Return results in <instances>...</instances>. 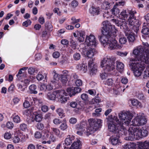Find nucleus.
Listing matches in <instances>:
<instances>
[{"label": "nucleus", "instance_id": "nucleus-27", "mask_svg": "<svg viewBox=\"0 0 149 149\" xmlns=\"http://www.w3.org/2000/svg\"><path fill=\"white\" fill-rule=\"evenodd\" d=\"M87 126V124L85 122H82L76 125V128L78 130H84V128Z\"/></svg>", "mask_w": 149, "mask_h": 149}, {"label": "nucleus", "instance_id": "nucleus-3", "mask_svg": "<svg viewBox=\"0 0 149 149\" xmlns=\"http://www.w3.org/2000/svg\"><path fill=\"white\" fill-rule=\"evenodd\" d=\"M129 139L132 140L135 139H139L142 137H146L148 135V132L146 129L142 127H131L129 128Z\"/></svg>", "mask_w": 149, "mask_h": 149}, {"label": "nucleus", "instance_id": "nucleus-39", "mask_svg": "<svg viewBox=\"0 0 149 149\" xmlns=\"http://www.w3.org/2000/svg\"><path fill=\"white\" fill-rule=\"evenodd\" d=\"M110 139L111 140V143L113 145H116L117 144L119 141L118 138L116 136H111Z\"/></svg>", "mask_w": 149, "mask_h": 149}, {"label": "nucleus", "instance_id": "nucleus-21", "mask_svg": "<svg viewBox=\"0 0 149 149\" xmlns=\"http://www.w3.org/2000/svg\"><path fill=\"white\" fill-rule=\"evenodd\" d=\"M52 132L57 137H61L62 136L63 133L61 131L57 128H52Z\"/></svg>", "mask_w": 149, "mask_h": 149}, {"label": "nucleus", "instance_id": "nucleus-18", "mask_svg": "<svg viewBox=\"0 0 149 149\" xmlns=\"http://www.w3.org/2000/svg\"><path fill=\"white\" fill-rule=\"evenodd\" d=\"M137 149H149V141L140 142L138 144Z\"/></svg>", "mask_w": 149, "mask_h": 149}, {"label": "nucleus", "instance_id": "nucleus-55", "mask_svg": "<svg viewBox=\"0 0 149 149\" xmlns=\"http://www.w3.org/2000/svg\"><path fill=\"white\" fill-rule=\"evenodd\" d=\"M77 43L73 40L70 41V47L74 50L76 49Z\"/></svg>", "mask_w": 149, "mask_h": 149}, {"label": "nucleus", "instance_id": "nucleus-1", "mask_svg": "<svg viewBox=\"0 0 149 149\" xmlns=\"http://www.w3.org/2000/svg\"><path fill=\"white\" fill-rule=\"evenodd\" d=\"M118 117L120 121L117 116L108 119V127L110 132L116 133L117 130L121 131L125 130V126L129 125L132 118L129 111H124L119 113Z\"/></svg>", "mask_w": 149, "mask_h": 149}, {"label": "nucleus", "instance_id": "nucleus-15", "mask_svg": "<svg viewBox=\"0 0 149 149\" xmlns=\"http://www.w3.org/2000/svg\"><path fill=\"white\" fill-rule=\"evenodd\" d=\"M81 88L79 87L69 88L66 89V91L68 94L71 97L74 95L75 94L80 92Z\"/></svg>", "mask_w": 149, "mask_h": 149}, {"label": "nucleus", "instance_id": "nucleus-9", "mask_svg": "<svg viewBox=\"0 0 149 149\" xmlns=\"http://www.w3.org/2000/svg\"><path fill=\"white\" fill-rule=\"evenodd\" d=\"M146 122L147 120L144 114H142L137 116L132 120V124L134 127L135 126H139L142 125H145Z\"/></svg>", "mask_w": 149, "mask_h": 149}, {"label": "nucleus", "instance_id": "nucleus-26", "mask_svg": "<svg viewBox=\"0 0 149 149\" xmlns=\"http://www.w3.org/2000/svg\"><path fill=\"white\" fill-rule=\"evenodd\" d=\"M125 34L127 36V38L129 42H132L134 41L135 38L134 34L133 33L127 32L125 33Z\"/></svg>", "mask_w": 149, "mask_h": 149}, {"label": "nucleus", "instance_id": "nucleus-31", "mask_svg": "<svg viewBox=\"0 0 149 149\" xmlns=\"http://www.w3.org/2000/svg\"><path fill=\"white\" fill-rule=\"evenodd\" d=\"M77 68L79 70L82 71L83 72L85 73L87 71V67L86 65L85 64L82 63L78 66Z\"/></svg>", "mask_w": 149, "mask_h": 149}, {"label": "nucleus", "instance_id": "nucleus-29", "mask_svg": "<svg viewBox=\"0 0 149 149\" xmlns=\"http://www.w3.org/2000/svg\"><path fill=\"white\" fill-rule=\"evenodd\" d=\"M94 47L91 48L90 47V49H88L87 52V56L88 58H91L93 57L94 54L95 52Z\"/></svg>", "mask_w": 149, "mask_h": 149}, {"label": "nucleus", "instance_id": "nucleus-17", "mask_svg": "<svg viewBox=\"0 0 149 149\" xmlns=\"http://www.w3.org/2000/svg\"><path fill=\"white\" fill-rule=\"evenodd\" d=\"M54 75L53 78L51 80V82L54 85H58L60 84V79L61 76L60 74L56 73L55 71H54Z\"/></svg>", "mask_w": 149, "mask_h": 149}, {"label": "nucleus", "instance_id": "nucleus-56", "mask_svg": "<svg viewBox=\"0 0 149 149\" xmlns=\"http://www.w3.org/2000/svg\"><path fill=\"white\" fill-rule=\"evenodd\" d=\"M19 127L21 130L24 131L27 129V126L26 124L23 123L20 125Z\"/></svg>", "mask_w": 149, "mask_h": 149}, {"label": "nucleus", "instance_id": "nucleus-14", "mask_svg": "<svg viewBox=\"0 0 149 149\" xmlns=\"http://www.w3.org/2000/svg\"><path fill=\"white\" fill-rule=\"evenodd\" d=\"M88 67L90 70V74L91 75L95 74L97 72V66L95 65L93 59L90 60L88 61Z\"/></svg>", "mask_w": 149, "mask_h": 149}, {"label": "nucleus", "instance_id": "nucleus-47", "mask_svg": "<svg viewBox=\"0 0 149 149\" xmlns=\"http://www.w3.org/2000/svg\"><path fill=\"white\" fill-rule=\"evenodd\" d=\"M101 102V99L100 97L98 96L95 97L92 100V103L94 104L95 103H99Z\"/></svg>", "mask_w": 149, "mask_h": 149}, {"label": "nucleus", "instance_id": "nucleus-24", "mask_svg": "<svg viewBox=\"0 0 149 149\" xmlns=\"http://www.w3.org/2000/svg\"><path fill=\"white\" fill-rule=\"evenodd\" d=\"M33 116L34 120L36 122H40L42 118V115L40 113H39L37 112H35L33 113Z\"/></svg>", "mask_w": 149, "mask_h": 149}, {"label": "nucleus", "instance_id": "nucleus-44", "mask_svg": "<svg viewBox=\"0 0 149 149\" xmlns=\"http://www.w3.org/2000/svg\"><path fill=\"white\" fill-rule=\"evenodd\" d=\"M13 122L15 123H18L20 122V118L18 115H13Z\"/></svg>", "mask_w": 149, "mask_h": 149}, {"label": "nucleus", "instance_id": "nucleus-64", "mask_svg": "<svg viewBox=\"0 0 149 149\" xmlns=\"http://www.w3.org/2000/svg\"><path fill=\"white\" fill-rule=\"evenodd\" d=\"M4 138L6 139H9L11 137V134L9 132H6L4 134Z\"/></svg>", "mask_w": 149, "mask_h": 149}, {"label": "nucleus", "instance_id": "nucleus-25", "mask_svg": "<svg viewBox=\"0 0 149 149\" xmlns=\"http://www.w3.org/2000/svg\"><path fill=\"white\" fill-rule=\"evenodd\" d=\"M124 65L122 62L118 61H116V68L120 73H122L124 70Z\"/></svg>", "mask_w": 149, "mask_h": 149}, {"label": "nucleus", "instance_id": "nucleus-33", "mask_svg": "<svg viewBox=\"0 0 149 149\" xmlns=\"http://www.w3.org/2000/svg\"><path fill=\"white\" fill-rule=\"evenodd\" d=\"M29 88L31 93L36 94L37 93V91L36 90L37 87L35 85H31L29 86Z\"/></svg>", "mask_w": 149, "mask_h": 149}, {"label": "nucleus", "instance_id": "nucleus-28", "mask_svg": "<svg viewBox=\"0 0 149 149\" xmlns=\"http://www.w3.org/2000/svg\"><path fill=\"white\" fill-rule=\"evenodd\" d=\"M128 15L126 10H123L118 15V18L120 19L125 20L127 18Z\"/></svg>", "mask_w": 149, "mask_h": 149}, {"label": "nucleus", "instance_id": "nucleus-10", "mask_svg": "<svg viewBox=\"0 0 149 149\" xmlns=\"http://www.w3.org/2000/svg\"><path fill=\"white\" fill-rule=\"evenodd\" d=\"M41 138L45 140L42 142L43 144H46V143L50 144L51 141L54 142L56 141L55 137L48 131L44 132V134L42 136Z\"/></svg>", "mask_w": 149, "mask_h": 149}, {"label": "nucleus", "instance_id": "nucleus-20", "mask_svg": "<svg viewBox=\"0 0 149 149\" xmlns=\"http://www.w3.org/2000/svg\"><path fill=\"white\" fill-rule=\"evenodd\" d=\"M81 142L80 140L77 139L76 141L72 144L70 149H81Z\"/></svg>", "mask_w": 149, "mask_h": 149}, {"label": "nucleus", "instance_id": "nucleus-8", "mask_svg": "<svg viewBox=\"0 0 149 149\" xmlns=\"http://www.w3.org/2000/svg\"><path fill=\"white\" fill-rule=\"evenodd\" d=\"M116 32L113 31V34L111 38H110L109 41L106 45V47L110 50L117 49L120 48V46L115 40L114 38L116 36Z\"/></svg>", "mask_w": 149, "mask_h": 149}, {"label": "nucleus", "instance_id": "nucleus-62", "mask_svg": "<svg viewBox=\"0 0 149 149\" xmlns=\"http://www.w3.org/2000/svg\"><path fill=\"white\" fill-rule=\"evenodd\" d=\"M75 84L76 86H80L82 85V81L80 79H78L75 80Z\"/></svg>", "mask_w": 149, "mask_h": 149}, {"label": "nucleus", "instance_id": "nucleus-57", "mask_svg": "<svg viewBox=\"0 0 149 149\" xmlns=\"http://www.w3.org/2000/svg\"><path fill=\"white\" fill-rule=\"evenodd\" d=\"M70 105L73 108H76L78 105L77 102L76 101H72L70 103Z\"/></svg>", "mask_w": 149, "mask_h": 149}, {"label": "nucleus", "instance_id": "nucleus-45", "mask_svg": "<svg viewBox=\"0 0 149 149\" xmlns=\"http://www.w3.org/2000/svg\"><path fill=\"white\" fill-rule=\"evenodd\" d=\"M70 4L73 8H75L78 6L79 3L76 0H73L72 1Z\"/></svg>", "mask_w": 149, "mask_h": 149}, {"label": "nucleus", "instance_id": "nucleus-32", "mask_svg": "<svg viewBox=\"0 0 149 149\" xmlns=\"http://www.w3.org/2000/svg\"><path fill=\"white\" fill-rule=\"evenodd\" d=\"M47 74L45 73L44 75H43L40 72H39L37 75L36 79L38 81H40L43 80L45 77L46 79L47 77Z\"/></svg>", "mask_w": 149, "mask_h": 149}, {"label": "nucleus", "instance_id": "nucleus-49", "mask_svg": "<svg viewBox=\"0 0 149 149\" xmlns=\"http://www.w3.org/2000/svg\"><path fill=\"white\" fill-rule=\"evenodd\" d=\"M6 126L8 129H12L13 127L14 124L12 122L8 121L6 123Z\"/></svg>", "mask_w": 149, "mask_h": 149}, {"label": "nucleus", "instance_id": "nucleus-50", "mask_svg": "<svg viewBox=\"0 0 149 149\" xmlns=\"http://www.w3.org/2000/svg\"><path fill=\"white\" fill-rule=\"evenodd\" d=\"M102 110L101 108H98L96 109L95 110V113H93V116H99V112L101 111Z\"/></svg>", "mask_w": 149, "mask_h": 149}, {"label": "nucleus", "instance_id": "nucleus-60", "mask_svg": "<svg viewBox=\"0 0 149 149\" xmlns=\"http://www.w3.org/2000/svg\"><path fill=\"white\" fill-rule=\"evenodd\" d=\"M34 136L37 139H39L42 138V133L40 132L37 131L34 134Z\"/></svg>", "mask_w": 149, "mask_h": 149}, {"label": "nucleus", "instance_id": "nucleus-34", "mask_svg": "<svg viewBox=\"0 0 149 149\" xmlns=\"http://www.w3.org/2000/svg\"><path fill=\"white\" fill-rule=\"evenodd\" d=\"M131 103L132 105L136 106L138 108H141L143 106L141 103L136 100H132V101Z\"/></svg>", "mask_w": 149, "mask_h": 149}, {"label": "nucleus", "instance_id": "nucleus-52", "mask_svg": "<svg viewBox=\"0 0 149 149\" xmlns=\"http://www.w3.org/2000/svg\"><path fill=\"white\" fill-rule=\"evenodd\" d=\"M61 77H60V80L61 81V82L63 84H66L68 81V78L66 77H63L60 75Z\"/></svg>", "mask_w": 149, "mask_h": 149}, {"label": "nucleus", "instance_id": "nucleus-22", "mask_svg": "<svg viewBox=\"0 0 149 149\" xmlns=\"http://www.w3.org/2000/svg\"><path fill=\"white\" fill-rule=\"evenodd\" d=\"M54 92L55 93V96H56V99L58 98L59 99H60L63 94L65 96H67V94L64 90H57L54 91Z\"/></svg>", "mask_w": 149, "mask_h": 149}, {"label": "nucleus", "instance_id": "nucleus-6", "mask_svg": "<svg viewBox=\"0 0 149 149\" xmlns=\"http://www.w3.org/2000/svg\"><path fill=\"white\" fill-rule=\"evenodd\" d=\"M115 60L113 58H104L101 62V66L106 72H110L115 69Z\"/></svg>", "mask_w": 149, "mask_h": 149}, {"label": "nucleus", "instance_id": "nucleus-51", "mask_svg": "<svg viewBox=\"0 0 149 149\" xmlns=\"http://www.w3.org/2000/svg\"><path fill=\"white\" fill-rule=\"evenodd\" d=\"M13 141V143H19L20 141V139L18 136H15L12 139Z\"/></svg>", "mask_w": 149, "mask_h": 149}, {"label": "nucleus", "instance_id": "nucleus-54", "mask_svg": "<svg viewBox=\"0 0 149 149\" xmlns=\"http://www.w3.org/2000/svg\"><path fill=\"white\" fill-rule=\"evenodd\" d=\"M73 58L74 60H78L81 58L80 54L78 53H76L73 55Z\"/></svg>", "mask_w": 149, "mask_h": 149}, {"label": "nucleus", "instance_id": "nucleus-7", "mask_svg": "<svg viewBox=\"0 0 149 149\" xmlns=\"http://www.w3.org/2000/svg\"><path fill=\"white\" fill-rule=\"evenodd\" d=\"M129 65L133 71L134 75L137 77L141 76L145 68V64L142 63H131Z\"/></svg>", "mask_w": 149, "mask_h": 149}, {"label": "nucleus", "instance_id": "nucleus-5", "mask_svg": "<svg viewBox=\"0 0 149 149\" xmlns=\"http://www.w3.org/2000/svg\"><path fill=\"white\" fill-rule=\"evenodd\" d=\"M90 127L86 129L84 132L87 136L92 134L94 132L96 131L101 125L102 120L100 119H94L90 118L88 120Z\"/></svg>", "mask_w": 149, "mask_h": 149}, {"label": "nucleus", "instance_id": "nucleus-59", "mask_svg": "<svg viewBox=\"0 0 149 149\" xmlns=\"http://www.w3.org/2000/svg\"><path fill=\"white\" fill-rule=\"evenodd\" d=\"M31 22L30 19H28L23 22L22 25L25 27H27L28 25H31Z\"/></svg>", "mask_w": 149, "mask_h": 149}, {"label": "nucleus", "instance_id": "nucleus-61", "mask_svg": "<svg viewBox=\"0 0 149 149\" xmlns=\"http://www.w3.org/2000/svg\"><path fill=\"white\" fill-rule=\"evenodd\" d=\"M100 77L102 80L105 79L108 76V74L106 73V71L104 73H101L100 75Z\"/></svg>", "mask_w": 149, "mask_h": 149}, {"label": "nucleus", "instance_id": "nucleus-41", "mask_svg": "<svg viewBox=\"0 0 149 149\" xmlns=\"http://www.w3.org/2000/svg\"><path fill=\"white\" fill-rule=\"evenodd\" d=\"M149 26H144L141 31V32L144 34H149Z\"/></svg>", "mask_w": 149, "mask_h": 149}, {"label": "nucleus", "instance_id": "nucleus-42", "mask_svg": "<svg viewBox=\"0 0 149 149\" xmlns=\"http://www.w3.org/2000/svg\"><path fill=\"white\" fill-rule=\"evenodd\" d=\"M63 74H60V75L62 76L66 77V78H69L71 77V74L70 73H69V72L66 70H63Z\"/></svg>", "mask_w": 149, "mask_h": 149}, {"label": "nucleus", "instance_id": "nucleus-11", "mask_svg": "<svg viewBox=\"0 0 149 149\" xmlns=\"http://www.w3.org/2000/svg\"><path fill=\"white\" fill-rule=\"evenodd\" d=\"M111 21L118 26H120V29H123L125 33L127 31L129 32L130 30L128 28L125 20L121 21L117 19H113L111 20Z\"/></svg>", "mask_w": 149, "mask_h": 149}, {"label": "nucleus", "instance_id": "nucleus-53", "mask_svg": "<svg viewBox=\"0 0 149 149\" xmlns=\"http://www.w3.org/2000/svg\"><path fill=\"white\" fill-rule=\"evenodd\" d=\"M36 127L39 130H42L44 127L43 124L42 123H38L37 124Z\"/></svg>", "mask_w": 149, "mask_h": 149}, {"label": "nucleus", "instance_id": "nucleus-19", "mask_svg": "<svg viewBox=\"0 0 149 149\" xmlns=\"http://www.w3.org/2000/svg\"><path fill=\"white\" fill-rule=\"evenodd\" d=\"M100 11V9L99 7L95 8L93 6L90 8L89 10V13L93 16L99 14Z\"/></svg>", "mask_w": 149, "mask_h": 149}, {"label": "nucleus", "instance_id": "nucleus-30", "mask_svg": "<svg viewBox=\"0 0 149 149\" xmlns=\"http://www.w3.org/2000/svg\"><path fill=\"white\" fill-rule=\"evenodd\" d=\"M74 137L73 136H68L65 140V144L67 146H69L71 144L72 142V141L74 139Z\"/></svg>", "mask_w": 149, "mask_h": 149}, {"label": "nucleus", "instance_id": "nucleus-46", "mask_svg": "<svg viewBox=\"0 0 149 149\" xmlns=\"http://www.w3.org/2000/svg\"><path fill=\"white\" fill-rule=\"evenodd\" d=\"M113 84V80L111 78L108 79L105 81V84L109 86H112Z\"/></svg>", "mask_w": 149, "mask_h": 149}, {"label": "nucleus", "instance_id": "nucleus-2", "mask_svg": "<svg viewBox=\"0 0 149 149\" xmlns=\"http://www.w3.org/2000/svg\"><path fill=\"white\" fill-rule=\"evenodd\" d=\"M102 25V31L103 35L100 37V41L104 47H106V45L108 44L113 34L112 30L113 26L107 21L103 22Z\"/></svg>", "mask_w": 149, "mask_h": 149}, {"label": "nucleus", "instance_id": "nucleus-16", "mask_svg": "<svg viewBox=\"0 0 149 149\" xmlns=\"http://www.w3.org/2000/svg\"><path fill=\"white\" fill-rule=\"evenodd\" d=\"M124 4V2L123 1L116 3L113 6V8L111 10L112 13L115 15L118 14L120 12V10L118 7L119 6L123 5Z\"/></svg>", "mask_w": 149, "mask_h": 149}, {"label": "nucleus", "instance_id": "nucleus-12", "mask_svg": "<svg viewBox=\"0 0 149 149\" xmlns=\"http://www.w3.org/2000/svg\"><path fill=\"white\" fill-rule=\"evenodd\" d=\"M86 43L88 46H91V47H95L97 45L95 36L90 34L89 36H87L86 37Z\"/></svg>", "mask_w": 149, "mask_h": 149}, {"label": "nucleus", "instance_id": "nucleus-58", "mask_svg": "<svg viewBox=\"0 0 149 149\" xmlns=\"http://www.w3.org/2000/svg\"><path fill=\"white\" fill-rule=\"evenodd\" d=\"M15 86L13 84H11L8 89V92L10 93H12L14 91Z\"/></svg>", "mask_w": 149, "mask_h": 149}, {"label": "nucleus", "instance_id": "nucleus-63", "mask_svg": "<svg viewBox=\"0 0 149 149\" xmlns=\"http://www.w3.org/2000/svg\"><path fill=\"white\" fill-rule=\"evenodd\" d=\"M72 22L71 24H74L76 23H78L80 21V19H76L75 17H72L71 19Z\"/></svg>", "mask_w": 149, "mask_h": 149}, {"label": "nucleus", "instance_id": "nucleus-35", "mask_svg": "<svg viewBox=\"0 0 149 149\" xmlns=\"http://www.w3.org/2000/svg\"><path fill=\"white\" fill-rule=\"evenodd\" d=\"M136 144L134 143H131L126 145L124 146V148L125 149H135Z\"/></svg>", "mask_w": 149, "mask_h": 149}, {"label": "nucleus", "instance_id": "nucleus-40", "mask_svg": "<svg viewBox=\"0 0 149 149\" xmlns=\"http://www.w3.org/2000/svg\"><path fill=\"white\" fill-rule=\"evenodd\" d=\"M143 76L144 79H146L149 77V66L147 67L144 71Z\"/></svg>", "mask_w": 149, "mask_h": 149}, {"label": "nucleus", "instance_id": "nucleus-23", "mask_svg": "<svg viewBox=\"0 0 149 149\" xmlns=\"http://www.w3.org/2000/svg\"><path fill=\"white\" fill-rule=\"evenodd\" d=\"M77 39L79 42H83L84 39L85 33L84 31H79L77 32Z\"/></svg>", "mask_w": 149, "mask_h": 149}, {"label": "nucleus", "instance_id": "nucleus-38", "mask_svg": "<svg viewBox=\"0 0 149 149\" xmlns=\"http://www.w3.org/2000/svg\"><path fill=\"white\" fill-rule=\"evenodd\" d=\"M56 111L58 114L60 116V118H62L65 116L63 110L61 108H58L56 110Z\"/></svg>", "mask_w": 149, "mask_h": 149}, {"label": "nucleus", "instance_id": "nucleus-48", "mask_svg": "<svg viewBox=\"0 0 149 149\" xmlns=\"http://www.w3.org/2000/svg\"><path fill=\"white\" fill-rule=\"evenodd\" d=\"M109 3L107 1H105L103 2L102 5V8L104 9H106L109 7Z\"/></svg>", "mask_w": 149, "mask_h": 149}, {"label": "nucleus", "instance_id": "nucleus-37", "mask_svg": "<svg viewBox=\"0 0 149 149\" xmlns=\"http://www.w3.org/2000/svg\"><path fill=\"white\" fill-rule=\"evenodd\" d=\"M59 127L61 130L63 131L66 130L67 129L68 126L65 119H63V122L61 124Z\"/></svg>", "mask_w": 149, "mask_h": 149}, {"label": "nucleus", "instance_id": "nucleus-36", "mask_svg": "<svg viewBox=\"0 0 149 149\" xmlns=\"http://www.w3.org/2000/svg\"><path fill=\"white\" fill-rule=\"evenodd\" d=\"M55 93L54 92H49L47 94V98L50 100H55L56 99V96H55Z\"/></svg>", "mask_w": 149, "mask_h": 149}, {"label": "nucleus", "instance_id": "nucleus-43", "mask_svg": "<svg viewBox=\"0 0 149 149\" xmlns=\"http://www.w3.org/2000/svg\"><path fill=\"white\" fill-rule=\"evenodd\" d=\"M127 42V39L124 36H120L119 39V42L121 44H125Z\"/></svg>", "mask_w": 149, "mask_h": 149}, {"label": "nucleus", "instance_id": "nucleus-13", "mask_svg": "<svg viewBox=\"0 0 149 149\" xmlns=\"http://www.w3.org/2000/svg\"><path fill=\"white\" fill-rule=\"evenodd\" d=\"M128 13L129 15V17L128 19V22L130 25L133 26V29L136 28V26H134L136 19L134 17V14L136 12L134 10L132 9L128 11Z\"/></svg>", "mask_w": 149, "mask_h": 149}, {"label": "nucleus", "instance_id": "nucleus-4", "mask_svg": "<svg viewBox=\"0 0 149 149\" xmlns=\"http://www.w3.org/2000/svg\"><path fill=\"white\" fill-rule=\"evenodd\" d=\"M133 54L135 55L136 58L140 63L148 64L149 63V51H144V48L140 46L134 49L133 52Z\"/></svg>", "mask_w": 149, "mask_h": 149}]
</instances>
